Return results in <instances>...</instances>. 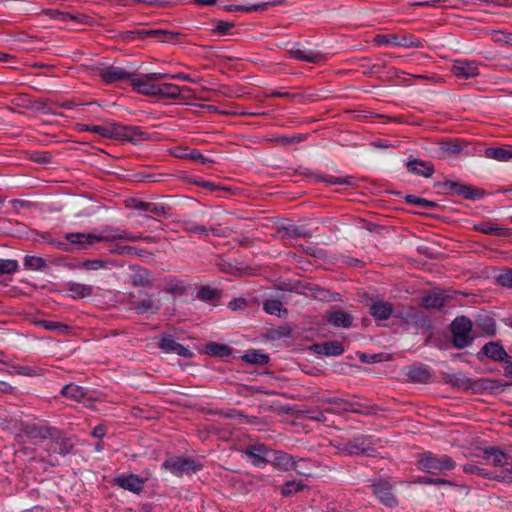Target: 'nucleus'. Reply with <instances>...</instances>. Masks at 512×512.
Instances as JSON below:
<instances>
[{
	"mask_svg": "<svg viewBox=\"0 0 512 512\" xmlns=\"http://www.w3.org/2000/svg\"><path fill=\"white\" fill-rule=\"evenodd\" d=\"M48 236L47 234V236H43V238L55 248L67 253L86 252L96 243L109 240L108 237L103 235L82 232L66 233L64 235V241L48 239Z\"/></svg>",
	"mask_w": 512,
	"mask_h": 512,
	"instance_id": "1",
	"label": "nucleus"
},
{
	"mask_svg": "<svg viewBox=\"0 0 512 512\" xmlns=\"http://www.w3.org/2000/svg\"><path fill=\"white\" fill-rule=\"evenodd\" d=\"M451 344L456 349L471 346L475 337L472 335L473 322L467 316H457L449 325Z\"/></svg>",
	"mask_w": 512,
	"mask_h": 512,
	"instance_id": "2",
	"label": "nucleus"
},
{
	"mask_svg": "<svg viewBox=\"0 0 512 512\" xmlns=\"http://www.w3.org/2000/svg\"><path fill=\"white\" fill-rule=\"evenodd\" d=\"M376 441L371 435L360 434L345 442L339 443L336 448L340 453L351 456H373Z\"/></svg>",
	"mask_w": 512,
	"mask_h": 512,
	"instance_id": "3",
	"label": "nucleus"
},
{
	"mask_svg": "<svg viewBox=\"0 0 512 512\" xmlns=\"http://www.w3.org/2000/svg\"><path fill=\"white\" fill-rule=\"evenodd\" d=\"M419 469L434 474V471L452 470L456 467L455 461L448 455L438 457L430 451L423 452L419 455Z\"/></svg>",
	"mask_w": 512,
	"mask_h": 512,
	"instance_id": "4",
	"label": "nucleus"
},
{
	"mask_svg": "<svg viewBox=\"0 0 512 512\" xmlns=\"http://www.w3.org/2000/svg\"><path fill=\"white\" fill-rule=\"evenodd\" d=\"M509 386H512V382H507L502 379L482 377L472 379L470 393L474 395H497Z\"/></svg>",
	"mask_w": 512,
	"mask_h": 512,
	"instance_id": "5",
	"label": "nucleus"
},
{
	"mask_svg": "<svg viewBox=\"0 0 512 512\" xmlns=\"http://www.w3.org/2000/svg\"><path fill=\"white\" fill-rule=\"evenodd\" d=\"M162 468L176 476L196 472L202 468L194 459L188 457H169L162 463Z\"/></svg>",
	"mask_w": 512,
	"mask_h": 512,
	"instance_id": "6",
	"label": "nucleus"
},
{
	"mask_svg": "<svg viewBox=\"0 0 512 512\" xmlns=\"http://www.w3.org/2000/svg\"><path fill=\"white\" fill-rule=\"evenodd\" d=\"M374 43L377 45L393 44L395 46L405 48H423V42L415 38L413 35H398V34H377L374 37Z\"/></svg>",
	"mask_w": 512,
	"mask_h": 512,
	"instance_id": "7",
	"label": "nucleus"
},
{
	"mask_svg": "<svg viewBox=\"0 0 512 512\" xmlns=\"http://www.w3.org/2000/svg\"><path fill=\"white\" fill-rule=\"evenodd\" d=\"M476 357L479 361L488 358L492 361L507 364L511 356L506 352L500 341H490L484 344L480 351L477 352Z\"/></svg>",
	"mask_w": 512,
	"mask_h": 512,
	"instance_id": "8",
	"label": "nucleus"
},
{
	"mask_svg": "<svg viewBox=\"0 0 512 512\" xmlns=\"http://www.w3.org/2000/svg\"><path fill=\"white\" fill-rule=\"evenodd\" d=\"M114 130L115 140H127L133 144H137L140 141H146L150 139L149 133L142 131L137 126H125L115 123Z\"/></svg>",
	"mask_w": 512,
	"mask_h": 512,
	"instance_id": "9",
	"label": "nucleus"
},
{
	"mask_svg": "<svg viewBox=\"0 0 512 512\" xmlns=\"http://www.w3.org/2000/svg\"><path fill=\"white\" fill-rule=\"evenodd\" d=\"M373 494L380 502L387 507H394L398 504L396 497L392 493V484L384 479H378L371 485Z\"/></svg>",
	"mask_w": 512,
	"mask_h": 512,
	"instance_id": "10",
	"label": "nucleus"
},
{
	"mask_svg": "<svg viewBox=\"0 0 512 512\" xmlns=\"http://www.w3.org/2000/svg\"><path fill=\"white\" fill-rule=\"evenodd\" d=\"M130 85L139 94L159 98L157 91L158 83H155L154 80H149L147 74H137V76L133 77Z\"/></svg>",
	"mask_w": 512,
	"mask_h": 512,
	"instance_id": "11",
	"label": "nucleus"
},
{
	"mask_svg": "<svg viewBox=\"0 0 512 512\" xmlns=\"http://www.w3.org/2000/svg\"><path fill=\"white\" fill-rule=\"evenodd\" d=\"M99 76L106 84H114L124 80L131 82L133 77L137 76V73H130L121 67L111 65L101 69Z\"/></svg>",
	"mask_w": 512,
	"mask_h": 512,
	"instance_id": "12",
	"label": "nucleus"
},
{
	"mask_svg": "<svg viewBox=\"0 0 512 512\" xmlns=\"http://www.w3.org/2000/svg\"><path fill=\"white\" fill-rule=\"evenodd\" d=\"M159 348L165 353H175L184 358H192L194 353L177 342L172 335L163 334L159 343Z\"/></svg>",
	"mask_w": 512,
	"mask_h": 512,
	"instance_id": "13",
	"label": "nucleus"
},
{
	"mask_svg": "<svg viewBox=\"0 0 512 512\" xmlns=\"http://www.w3.org/2000/svg\"><path fill=\"white\" fill-rule=\"evenodd\" d=\"M406 324H411L416 328L424 331H431L433 324L431 317L425 312L413 307H408V314H406Z\"/></svg>",
	"mask_w": 512,
	"mask_h": 512,
	"instance_id": "14",
	"label": "nucleus"
},
{
	"mask_svg": "<svg viewBox=\"0 0 512 512\" xmlns=\"http://www.w3.org/2000/svg\"><path fill=\"white\" fill-rule=\"evenodd\" d=\"M127 206L136 210L150 212L156 216H169V209L163 204H157L152 202H145L137 198H130L126 201Z\"/></svg>",
	"mask_w": 512,
	"mask_h": 512,
	"instance_id": "15",
	"label": "nucleus"
},
{
	"mask_svg": "<svg viewBox=\"0 0 512 512\" xmlns=\"http://www.w3.org/2000/svg\"><path fill=\"white\" fill-rule=\"evenodd\" d=\"M270 448L265 444L249 445L245 454L254 466H264L269 463Z\"/></svg>",
	"mask_w": 512,
	"mask_h": 512,
	"instance_id": "16",
	"label": "nucleus"
},
{
	"mask_svg": "<svg viewBox=\"0 0 512 512\" xmlns=\"http://www.w3.org/2000/svg\"><path fill=\"white\" fill-rule=\"evenodd\" d=\"M450 298L451 297L444 291L439 290L438 292H432L424 295L421 298L420 306L426 310L434 309L441 311Z\"/></svg>",
	"mask_w": 512,
	"mask_h": 512,
	"instance_id": "17",
	"label": "nucleus"
},
{
	"mask_svg": "<svg viewBox=\"0 0 512 512\" xmlns=\"http://www.w3.org/2000/svg\"><path fill=\"white\" fill-rule=\"evenodd\" d=\"M406 375L413 383L428 384L433 379V372L429 366L424 364L409 366Z\"/></svg>",
	"mask_w": 512,
	"mask_h": 512,
	"instance_id": "18",
	"label": "nucleus"
},
{
	"mask_svg": "<svg viewBox=\"0 0 512 512\" xmlns=\"http://www.w3.org/2000/svg\"><path fill=\"white\" fill-rule=\"evenodd\" d=\"M51 451L61 456H66L72 452L74 443L69 437H64L62 431L56 428V433L51 438Z\"/></svg>",
	"mask_w": 512,
	"mask_h": 512,
	"instance_id": "19",
	"label": "nucleus"
},
{
	"mask_svg": "<svg viewBox=\"0 0 512 512\" xmlns=\"http://www.w3.org/2000/svg\"><path fill=\"white\" fill-rule=\"evenodd\" d=\"M326 321L335 328H349L353 323V315L344 310L338 309L325 313Z\"/></svg>",
	"mask_w": 512,
	"mask_h": 512,
	"instance_id": "20",
	"label": "nucleus"
},
{
	"mask_svg": "<svg viewBox=\"0 0 512 512\" xmlns=\"http://www.w3.org/2000/svg\"><path fill=\"white\" fill-rule=\"evenodd\" d=\"M442 380L445 384H449L453 388L470 392L472 378L466 377L462 372L457 373H442Z\"/></svg>",
	"mask_w": 512,
	"mask_h": 512,
	"instance_id": "21",
	"label": "nucleus"
},
{
	"mask_svg": "<svg viewBox=\"0 0 512 512\" xmlns=\"http://www.w3.org/2000/svg\"><path fill=\"white\" fill-rule=\"evenodd\" d=\"M269 463H271L275 468L283 471H289L295 466V461L290 454L284 451L272 449L270 450Z\"/></svg>",
	"mask_w": 512,
	"mask_h": 512,
	"instance_id": "22",
	"label": "nucleus"
},
{
	"mask_svg": "<svg viewBox=\"0 0 512 512\" xmlns=\"http://www.w3.org/2000/svg\"><path fill=\"white\" fill-rule=\"evenodd\" d=\"M451 72L458 78L469 79L479 75L478 67L474 61H461L454 62Z\"/></svg>",
	"mask_w": 512,
	"mask_h": 512,
	"instance_id": "23",
	"label": "nucleus"
},
{
	"mask_svg": "<svg viewBox=\"0 0 512 512\" xmlns=\"http://www.w3.org/2000/svg\"><path fill=\"white\" fill-rule=\"evenodd\" d=\"M406 166L410 173L426 178H430L435 172L432 162L421 159H409Z\"/></svg>",
	"mask_w": 512,
	"mask_h": 512,
	"instance_id": "24",
	"label": "nucleus"
},
{
	"mask_svg": "<svg viewBox=\"0 0 512 512\" xmlns=\"http://www.w3.org/2000/svg\"><path fill=\"white\" fill-rule=\"evenodd\" d=\"M369 313L376 320H388L394 314V306L390 302L377 300L370 305Z\"/></svg>",
	"mask_w": 512,
	"mask_h": 512,
	"instance_id": "25",
	"label": "nucleus"
},
{
	"mask_svg": "<svg viewBox=\"0 0 512 512\" xmlns=\"http://www.w3.org/2000/svg\"><path fill=\"white\" fill-rule=\"evenodd\" d=\"M42 14L50 17L51 19H57L61 22H67L69 20H73L79 23H90L91 17L86 14H71L69 12H62L56 9H44L41 12Z\"/></svg>",
	"mask_w": 512,
	"mask_h": 512,
	"instance_id": "26",
	"label": "nucleus"
},
{
	"mask_svg": "<svg viewBox=\"0 0 512 512\" xmlns=\"http://www.w3.org/2000/svg\"><path fill=\"white\" fill-rule=\"evenodd\" d=\"M141 294H145L147 297L142 300L135 299L133 294H130V304L131 308L135 310L137 314H144L147 312L157 313L160 309L159 306H156L151 298V295H148L146 292H140Z\"/></svg>",
	"mask_w": 512,
	"mask_h": 512,
	"instance_id": "27",
	"label": "nucleus"
},
{
	"mask_svg": "<svg viewBox=\"0 0 512 512\" xmlns=\"http://www.w3.org/2000/svg\"><path fill=\"white\" fill-rule=\"evenodd\" d=\"M115 483L130 492L139 494L144 487V480L136 474H130L128 476H119L115 479Z\"/></svg>",
	"mask_w": 512,
	"mask_h": 512,
	"instance_id": "28",
	"label": "nucleus"
},
{
	"mask_svg": "<svg viewBox=\"0 0 512 512\" xmlns=\"http://www.w3.org/2000/svg\"><path fill=\"white\" fill-rule=\"evenodd\" d=\"M312 350L325 356H339L344 352V346L341 342L332 340L314 344Z\"/></svg>",
	"mask_w": 512,
	"mask_h": 512,
	"instance_id": "29",
	"label": "nucleus"
},
{
	"mask_svg": "<svg viewBox=\"0 0 512 512\" xmlns=\"http://www.w3.org/2000/svg\"><path fill=\"white\" fill-rule=\"evenodd\" d=\"M486 195V190L462 182L459 183L458 190L456 191V196H460L463 199L471 201L481 200Z\"/></svg>",
	"mask_w": 512,
	"mask_h": 512,
	"instance_id": "30",
	"label": "nucleus"
},
{
	"mask_svg": "<svg viewBox=\"0 0 512 512\" xmlns=\"http://www.w3.org/2000/svg\"><path fill=\"white\" fill-rule=\"evenodd\" d=\"M157 91L159 93L160 99H171V100H177L180 98L181 91H191V88L184 86L179 87L176 84L172 83H158Z\"/></svg>",
	"mask_w": 512,
	"mask_h": 512,
	"instance_id": "31",
	"label": "nucleus"
},
{
	"mask_svg": "<svg viewBox=\"0 0 512 512\" xmlns=\"http://www.w3.org/2000/svg\"><path fill=\"white\" fill-rule=\"evenodd\" d=\"M475 325L485 336L493 337L496 335L495 319L487 313L478 314L475 318Z\"/></svg>",
	"mask_w": 512,
	"mask_h": 512,
	"instance_id": "32",
	"label": "nucleus"
},
{
	"mask_svg": "<svg viewBox=\"0 0 512 512\" xmlns=\"http://www.w3.org/2000/svg\"><path fill=\"white\" fill-rule=\"evenodd\" d=\"M474 230L486 235H495L499 237L509 238L512 236L511 228L498 227L491 222H480L474 225Z\"/></svg>",
	"mask_w": 512,
	"mask_h": 512,
	"instance_id": "33",
	"label": "nucleus"
},
{
	"mask_svg": "<svg viewBox=\"0 0 512 512\" xmlns=\"http://www.w3.org/2000/svg\"><path fill=\"white\" fill-rule=\"evenodd\" d=\"M483 458L486 460H492V464L494 466L504 467V465H509L508 461L512 458V456L504 453L498 447H488L483 449Z\"/></svg>",
	"mask_w": 512,
	"mask_h": 512,
	"instance_id": "34",
	"label": "nucleus"
},
{
	"mask_svg": "<svg viewBox=\"0 0 512 512\" xmlns=\"http://www.w3.org/2000/svg\"><path fill=\"white\" fill-rule=\"evenodd\" d=\"M304 174L313 177L317 182H325L329 185H346L349 187L356 185L355 178L353 176L335 177L332 175H320L315 173Z\"/></svg>",
	"mask_w": 512,
	"mask_h": 512,
	"instance_id": "35",
	"label": "nucleus"
},
{
	"mask_svg": "<svg viewBox=\"0 0 512 512\" xmlns=\"http://www.w3.org/2000/svg\"><path fill=\"white\" fill-rule=\"evenodd\" d=\"M204 352L210 357L223 359L231 356L233 353V349L227 344L211 341L205 345Z\"/></svg>",
	"mask_w": 512,
	"mask_h": 512,
	"instance_id": "36",
	"label": "nucleus"
},
{
	"mask_svg": "<svg viewBox=\"0 0 512 512\" xmlns=\"http://www.w3.org/2000/svg\"><path fill=\"white\" fill-rule=\"evenodd\" d=\"M131 269L134 271L133 274L130 275L131 278V284L135 287L141 286V287H150L152 286L151 282V272L140 266H134L131 267Z\"/></svg>",
	"mask_w": 512,
	"mask_h": 512,
	"instance_id": "37",
	"label": "nucleus"
},
{
	"mask_svg": "<svg viewBox=\"0 0 512 512\" xmlns=\"http://www.w3.org/2000/svg\"><path fill=\"white\" fill-rule=\"evenodd\" d=\"M467 146V142L458 138L443 139L439 142V149L452 155H458Z\"/></svg>",
	"mask_w": 512,
	"mask_h": 512,
	"instance_id": "38",
	"label": "nucleus"
},
{
	"mask_svg": "<svg viewBox=\"0 0 512 512\" xmlns=\"http://www.w3.org/2000/svg\"><path fill=\"white\" fill-rule=\"evenodd\" d=\"M241 359L251 365L264 366L269 363L270 357L268 354L263 353L261 350L251 349L248 350Z\"/></svg>",
	"mask_w": 512,
	"mask_h": 512,
	"instance_id": "39",
	"label": "nucleus"
},
{
	"mask_svg": "<svg viewBox=\"0 0 512 512\" xmlns=\"http://www.w3.org/2000/svg\"><path fill=\"white\" fill-rule=\"evenodd\" d=\"M114 124L111 123L109 126L77 124V128L79 131H88L99 134L104 138L114 139Z\"/></svg>",
	"mask_w": 512,
	"mask_h": 512,
	"instance_id": "40",
	"label": "nucleus"
},
{
	"mask_svg": "<svg viewBox=\"0 0 512 512\" xmlns=\"http://www.w3.org/2000/svg\"><path fill=\"white\" fill-rule=\"evenodd\" d=\"M290 54L294 59L308 63H318L324 59V56L321 53L314 52L312 50L305 51L301 49H293L290 51Z\"/></svg>",
	"mask_w": 512,
	"mask_h": 512,
	"instance_id": "41",
	"label": "nucleus"
},
{
	"mask_svg": "<svg viewBox=\"0 0 512 512\" xmlns=\"http://www.w3.org/2000/svg\"><path fill=\"white\" fill-rule=\"evenodd\" d=\"M149 38L156 39L160 42H172L173 40L179 39L183 35L179 32H174L165 29H149L147 33Z\"/></svg>",
	"mask_w": 512,
	"mask_h": 512,
	"instance_id": "42",
	"label": "nucleus"
},
{
	"mask_svg": "<svg viewBox=\"0 0 512 512\" xmlns=\"http://www.w3.org/2000/svg\"><path fill=\"white\" fill-rule=\"evenodd\" d=\"M263 309L266 313L276 315L279 318H285L288 315V310L283 307L282 302L278 299L265 300Z\"/></svg>",
	"mask_w": 512,
	"mask_h": 512,
	"instance_id": "43",
	"label": "nucleus"
},
{
	"mask_svg": "<svg viewBox=\"0 0 512 512\" xmlns=\"http://www.w3.org/2000/svg\"><path fill=\"white\" fill-rule=\"evenodd\" d=\"M322 401L324 403L331 404V405L335 406V407L325 408L326 413H331V414H342L345 412V411H342V408H344V407L349 408L350 406L354 405V402H351V401H348V400H345V399L339 398V397L323 398Z\"/></svg>",
	"mask_w": 512,
	"mask_h": 512,
	"instance_id": "44",
	"label": "nucleus"
},
{
	"mask_svg": "<svg viewBox=\"0 0 512 512\" xmlns=\"http://www.w3.org/2000/svg\"><path fill=\"white\" fill-rule=\"evenodd\" d=\"M26 433L31 438L50 439L56 433V428L51 426H28Z\"/></svg>",
	"mask_w": 512,
	"mask_h": 512,
	"instance_id": "45",
	"label": "nucleus"
},
{
	"mask_svg": "<svg viewBox=\"0 0 512 512\" xmlns=\"http://www.w3.org/2000/svg\"><path fill=\"white\" fill-rule=\"evenodd\" d=\"M111 254L116 255H135L139 257H143L146 255H151L150 252L144 249H140L134 246H126V245H115L113 248L109 250Z\"/></svg>",
	"mask_w": 512,
	"mask_h": 512,
	"instance_id": "46",
	"label": "nucleus"
},
{
	"mask_svg": "<svg viewBox=\"0 0 512 512\" xmlns=\"http://www.w3.org/2000/svg\"><path fill=\"white\" fill-rule=\"evenodd\" d=\"M485 156L487 158L506 162L512 159V150H508L504 147H489L485 150Z\"/></svg>",
	"mask_w": 512,
	"mask_h": 512,
	"instance_id": "47",
	"label": "nucleus"
},
{
	"mask_svg": "<svg viewBox=\"0 0 512 512\" xmlns=\"http://www.w3.org/2000/svg\"><path fill=\"white\" fill-rule=\"evenodd\" d=\"M67 289L73 293V298L78 299L89 297L93 293V288L91 286L76 282H69Z\"/></svg>",
	"mask_w": 512,
	"mask_h": 512,
	"instance_id": "48",
	"label": "nucleus"
},
{
	"mask_svg": "<svg viewBox=\"0 0 512 512\" xmlns=\"http://www.w3.org/2000/svg\"><path fill=\"white\" fill-rule=\"evenodd\" d=\"M61 394L64 397L72 398L76 401H81L82 398H85L87 391L81 386L70 383L62 388Z\"/></svg>",
	"mask_w": 512,
	"mask_h": 512,
	"instance_id": "49",
	"label": "nucleus"
},
{
	"mask_svg": "<svg viewBox=\"0 0 512 512\" xmlns=\"http://www.w3.org/2000/svg\"><path fill=\"white\" fill-rule=\"evenodd\" d=\"M221 291L208 285L201 286L197 292V298L204 302H212L219 300Z\"/></svg>",
	"mask_w": 512,
	"mask_h": 512,
	"instance_id": "50",
	"label": "nucleus"
},
{
	"mask_svg": "<svg viewBox=\"0 0 512 512\" xmlns=\"http://www.w3.org/2000/svg\"><path fill=\"white\" fill-rule=\"evenodd\" d=\"M279 232L283 233V237L292 239L311 237V233L309 231L295 225L284 226L279 230Z\"/></svg>",
	"mask_w": 512,
	"mask_h": 512,
	"instance_id": "51",
	"label": "nucleus"
},
{
	"mask_svg": "<svg viewBox=\"0 0 512 512\" xmlns=\"http://www.w3.org/2000/svg\"><path fill=\"white\" fill-rule=\"evenodd\" d=\"M460 181L446 180L443 182H435L434 187L439 188L438 194L445 196H456Z\"/></svg>",
	"mask_w": 512,
	"mask_h": 512,
	"instance_id": "52",
	"label": "nucleus"
},
{
	"mask_svg": "<svg viewBox=\"0 0 512 512\" xmlns=\"http://www.w3.org/2000/svg\"><path fill=\"white\" fill-rule=\"evenodd\" d=\"M38 324L46 330L55 331L63 335L70 333L72 329V327L67 324L50 320H41L38 322Z\"/></svg>",
	"mask_w": 512,
	"mask_h": 512,
	"instance_id": "53",
	"label": "nucleus"
},
{
	"mask_svg": "<svg viewBox=\"0 0 512 512\" xmlns=\"http://www.w3.org/2000/svg\"><path fill=\"white\" fill-rule=\"evenodd\" d=\"M380 409L376 405L365 406L361 403H355L353 406L344 407L342 411H348L360 415H375Z\"/></svg>",
	"mask_w": 512,
	"mask_h": 512,
	"instance_id": "54",
	"label": "nucleus"
},
{
	"mask_svg": "<svg viewBox=\"0 0 512 512\" xmlns=\"http://www.w3.org/2000/svg\"><path fill=\"white\" fill-rule=\"evenodd\" d=\"M24 267L29 270L42 271L47 268L46 260L39 256H25Z\"/></svg>",
	"mask_w": 512,
	"mask_h": 512,
	"instance_id": "55",
	"label": "nucleus"
},
{
	"mask_svg": "<svg viewBox=\"0 0 512 512\" xmlns=\"http://www.w3.org/2000/svg\"><path fill=\"white\" fill-rule=\"evenodd\" d=\"M404 199L408 204L419 205L426 209H434V208L442 209L443 208L441 205H439L438 203H436L434 201L427 200V199H424V198H421V197H418V196H415L412 194L406 195L404 197Z\"/></svg>",
	"mask_w": 512,
	"mask_h": 512,
	"instance_id": "56",
	"label": "nucleus"
},
{
	"mask_svg": "<svg viewBox=\"0 0 512 512\" xmlns=\"http://www.w3.org/2000/svg\"><path fill=\"white\" fill-rule=\"evenodd\" d=\"M305 487H306V485L303 484V482L301 480L300 481H295V480L286 481L281 486V495L283 497H289V496L293 495L294 493L302 491Z\"/></svg>",
	"mask_w": 512,
	"mask_h": 512,
	"instance_id": "57",
	"label": "nucleus"
},
{
	"mask_svg": "<svg viewBox=\"0 0 512 512\" xmlns=\"http://www.w3.org/2000/svg\"><path fill=\"white\" fill-rule=\"evenodd\" d=\"M325 412H326L325 409L321 410L318 407H312V408L303 410L302 414L306 419L324 423L327 421Z\"/></svg>",
	"mask_w": 512,
	"mask_h": 512,
	"instance_id": "58",
	"label": "nucleus"
},
{
	"mask_svg": "<svg viewBox=\"0 0 512 512\" xmlns=\"http://www.w3.org/2000/svg\"><path fill=\"white\" fill-rule=\"evenodd\" d=\"M308 138L307 134L302 135H294V136H279L273 139V141L281 146H289L302 141H305Z\"/></svg>",
	"mask_w": 512,
	"mask_h": 512,
	"instance_id": "59",
	"label": "nucleus"
},
{
	"mask_svg": "<svg viewBox=\"0 0 512 512\" xmlns=\"http://www.w3.org/2000/svg\"><path fill=\"white\" fill-rule=\"evenodd\" d=\"M148 31H149V29H136L133 31L121 32L119 36L123 41H126V42H130L135 39L144 40L146 38H149L148 35L144 34V33H147Z\"/></svg>",
	"mask_w": 512,
	"mask_h": 512,
	"instance_id": "60",
	"label": "nucleus"
},
{
	"mask_svg": "<svg viewBox=\"0 0 512 512\" xmlns=\"http://www.w3.org/2000/svg\"><path fill=\"white\" fill-rule=\"evenodd\" d=\"M292 336V327L285 323L284 325H281L277 328H274L270 331V338L273 340H279L281 338L285 337H291Z\"/></svg>",
	"mask_w": 512,
	"mask_h": 512,
	"instance_id": "61",
	"label": "nucleus"
},
{
	"mask_svg": "<svg viewBox=\"0 0 512 512\" xmlns=\"http://www.w3.org/2000/svg\"><path fill=\"white\" fill-rule=\"evenodd\" d=\"M167 176L166 174H152V173H144L138 172L134 174V180L136 182H161L163 178Z\"/></svg>",
	"mask_w": 512,
	"mask_h": 512,
	"instance_id": "62",
	"label": "nucleus"
},
{
	"mask_svg": "<svg viewBox=\"0 0 512 512\" xmlns=\"http://www.w3.org/2000/svg\"><path fill=\"white\" fill-rule=\"evenodd\" d=\"M509 465H504L500 473H495L493 476L494 480L499 482L512 483V458L508 461Z\"/></svg>",
	"mask_w": 512,
	"mask_h": 512,
	"instance_id": "63",
	"label": "nucleus"
},
{
	"mask_svg": "<svg viewBox=\"0 0 512 512\" xmlns=\"http://www.w3.org/2000/svg\"><path fill=\"white\" fill-rule=\"evenodd\" d=\"M498 285L506 288H512V268L504 269L496 276Z\"/></svg>",
	"mask_w": 512,
	"mask_h": 512,
	"instance_id": "64",
	"label": "nucleus"
}]
</instances>
